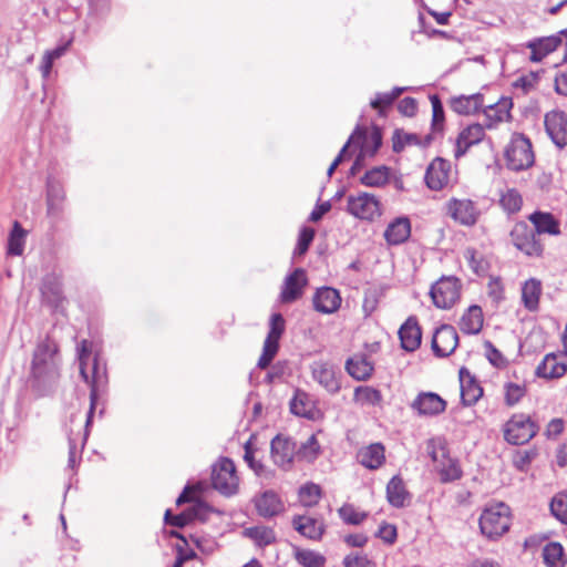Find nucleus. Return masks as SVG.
I'll use <instances>...</instances> for the list:
<instances>
[{
	"mask_svg": "<svg viewBox=\"0 0 567 567\" xmlns=\"http://www.w3.org/2000/svg\"><path fill=\"white\" fill-rule=\"evenodd\" d=\"M31 373L38 386L48 388L60 378V358L56 343L45 338L34 350Z\"/></svg>",
	"mask_w": 567,
	"mask_h": 567,
	"instance_id": "1",
	"label": "nucleus"
},
{
	"mask_svg": "<svg viewBox=\"0 0 567 567\" xmlns=\"http://www.w3.org/2000/svg\"><path fill=\"white\" fill-rule=\"evenodd\" d=\"M511 526L509 507L499 502L486 506L480 516L481 533L488 539H497L508 532Z\"/></svg>",
	"mask_w": 567,
	"mask_h": 567,
	"instance_id": "2",
	"label": "nucleus"
},
{
	"mask_svg": "<svg viewBox=\"0 0 567 567\" xmlns=\"http://www.w3.org/2000/svg\"><path fill=\"white\" fill-rule=\"evenodd\" d=\"M79 352V361H80V374L82 379L90 385V410L87 413V419L85 426L87 427L91 423V419L93 415V411L95 409V402L97 399V391L100 383L103 381L105 377V370L100 367L97 358H94L92 364V374L87 373V361L90 358L91 349L90 344L86 340H82L78 348Z\"/></svg>",
	"mask_w": 567,
	"mask_h": 567,
	"instance_id": "3",
	"label": "nucleus"
},
{
	"mask_svg": "<svg viewBox=\"0 0 567 567\" xmlns=\"http://www.w3.org/2000/svg\"><path fill=\"white\" fill-rule=\"evenodd\" d=\"M506 165L509 169L519 172L529 168L535 161L530 141L523 134H513L505 148Z\"/></svg>",
	"mask_w": 567,
	"mask_h": 567,
	"instance_id": "4",
	"label": "nucleus"
},
{
	"mask_svg": "<svg viewBox=\"0 0 567 567\" xmlns=\"http://www.w3.org/2000/svg\"><path fill=\"white\" fill-rule=\"evenodd\" d=\"M240 478L234 462L228 457L219 458L212 467V485L224 496H233L239 489Z\"/></svg>",
	"mask_w": 567,
	"mask_h": 567,
	"instance_id": "5",
	"label": "nucleus"
},
{
	"mask_svg": "<svg viewBox=\"0 0 567 567\" xmlns=\"http://www.w3.org/2000/svg\"><path fill=\"white\" fill-rule=\"evenodd\" d=\"M538 426L529 415L514 414L504 425V439L513 445L525 444L537 433Z\"/></svg>",
	"mask_w": 567,
	"mask_h": 567,
	"instance_id": "6",
	"label": "nucleus"
},
{
	"mask_svg": "<svg viewBox=\"0 0 567 567\" xmlns=\"http://www.w3.org/2000/svg\"><path fill=\"white\" fill-rule=\"evenodd\" d=\"M462 284L455 277H442L431 288L430 296L435 307L451 309L461 298Z\"/></svg>",
	"mask_w": 567,
	"mask_h": 567,
	"instance_id": "7",
	"label": "nucleus"
},
{
	"mask_svg": "<svg viewBox=\"0 0 567 567\" xmlns=\"http://www.w3.org/2000/svg\"><path fill=\"white\" fill-rule=\"evenodd\" d=\"M347 210L355 218L363 220H373L382 214L380 200L374 195L365 192L349 195Z\"/></svg>",
	"mask_w": 567,
	"mask_h": 567,
	"instance_id": "8",
	"label": "nucleus"
},
{
	"mask_svg": "<svg viewBox=\"0 0 567 567\" xmlns=\"http://www.w3.org/2000/svg\"><path fill=\"white\" fill-rule=\"evenodd\" d=\"M445 209L450 218L466 227L474 226L481 216L477 203L470 198L452 197L446 202Z\"/></svg>",
	"mask_w": 567,
	"mask_h": 567,
	"instance_id": "9",
	"label": "nucleus"
},
{
	"mask_svg": "<svg viewBox=\"0 0 567 567\" xmlns=\"http://www.w3.org/2000/svg\"><path fill=\"white\" fill-rule=\"evenodd\" d=\"M285 327L284 317L280 313H274L270 318L269 332L264 342L262 353L257 363L260 369H266L276 357Z\"/></svg>",
	"mask_w": 567,
	"mask_h": 567,
	"instance_id": "10",
	"label": "nucleus"
},
{
	"mask_svg": "<svg viewBox=\"0 0 567 567\" xmlns=\"http://www.w3.org/2000/svg\"><path fill=\"white\" fill-rule=\"evenodd\" d=\"M513 245L527 256H540L543 247L536 239L535 230L525 221L515 224L511 231Z\"/></svg>",
	"mask_w": 567,
	"mask_h": 567,
	"instance_id": "11",
	"label": "nucleus"
},
{
	"mask_svg": "<svg viewBox=\"0 0 567 567\" xmlns=\"http://www.w3.org/2000/svg\"><path fill=\"white\" fill-rule=\"evenodd\" d=\"M430 455L443 483H449L461 478L462 470L457 461L451 458L447 455L444 446H432Z\"/></svg>",
	"mask_w": 567,
	"mask_h": 567,
	"instance_id": "12",
	"label": "nucleus"
},
{
	"mask_svg": "<svg viewBox=\"0 0 567 567\" xmlns=\"http://www.w3.org/2000/svg\"><path fill=\"white\" fill-rule=\"evenodd\" d=\"M545 130L558 147L567 145V114L563 111H550L545 115Z\"/></svg>",
	"mask_w": 567,
	"mask_h": 567,
	"instance_id": "13",
	"label": "nucleus"
},
{
	"mask_svg": "<svg viewBox=\"0 0 567 567\" xmlns=\"http://www.w3.org/2000/svg\"><path fill=\"white\" fill-rule=\"evenodd\" d=\"M420 416H435L443 413L446 409V401L434 392H421L411 403Z\"/></svg>",
	"mask_w": 567,
	"mask_h": 567,
	"instance_id": "14",
	"label": "nucleus"
},
{
	"mask_svg": "<svg viewBox=\"0 0 567 567\" xmlns=\"http://www.w3.org/2000/svg\"><path fill=\"white\" fill-rule=\"evenodd\" d=\"M458 343V336L454 327L443 324L436 329L432 339V349L439 357H447L454 352Z\"/></svg>",
	"mask_w": 567,
	"mask_h": 567,
	"instance_id": "15",
	"label": "nucleus"
},
{
	"mask_svg": "<svg viewBox=\"0 0 567 567\" xmlns=\"http://www.w3.org/2000/svg\"><path fill=\"white\" fill-rule=\"evenodd\" d=\"M450 162L437 157L431 162L425 173L426 186L432 190L443 189L450 179Z\"/></svg>",
	"mask_w": 567,
	"mask_h": 567,
	"instance_id": "16",
	"label": "nucleus"
},
{
	"mask_svg": "<svg viewBox=\"0 0 567 567\" xmlns=\"http://www.w3.org/2000/svg\"><path fill=\"white\" fill-rule=\"evenodd\" d=\"M485 127L480 123H473L464 127L456 138L455 157L460 158L468 151L470 147L484 141Z\"/></svg>",
	"mask_w": 567,
	"mask_h": 567,
	"instance_id": "17",
	"label": "nucleus"
},
{
	"mask_svg": "<svg viewBox=\"0 0 567 567\" xmlns=\"http://www.w3.org/2000/svg\"><path fill=\"white\" fill-rule=\"evenodd\" d=\"M310 369L313 380L329 393H337L340 390V381L332 364L324 361H315Z\"/></svg>",
	"mask_w": 567,
	"mask_h": 567,
	"instance_id": "18",
	"label": "nucleus"
},
{
	"mask_svg": "<svg viewBox=\"0 0 567 567\" xmlns=\"http://www.w3.org/2000/svg\"><path fill=\"white\" fill-rule=\"evenodd\" d=\"M296 453L295 443L287 437L277 435L271 441V458L274 463L284 468H290Z\"/></svg>",
	"mask_w": 567,
	"mask_h": 567,
	"instance_id": "19",
	"label": "nucleus"
},
{
	"mask_svg": "<svg viewBox=\"0 0 567 567\" xmlns=\"http://www.w3.org/2000/svg\"><path fill=\"white\" fill-rule=\"evenodd\" d=\"M513 102L509 97H502L495 104L486 106L484 109L486 128L493 130L501 123L509 122Z\"/></svg>",
	"mask_w": 567,
	"mask_h": 567,
	"instance_id": "20",
	"label": "nucleus"
},
{
	"mask_svg": "<svg viewBox=\"0 0 567 567\" xmlns=\"http://www.w3.org/2000/svg\"><path fill=\"white\" fill-rule=\"evenodd\" d=\"M258 515L270 518L284 512V502L274 491H265L254 498Z\"/></svg>",
	"mask_w": 567,
	"mask_h": 567,
	"instance_id": "21",
	"label": "nucleus"
},
{
	"mask_svg": "<svg viewBox=\"0 0 567 567\" xmlns=\"http://www.w3.org/2000/svg\"><path fill=\"white\" fill-rule=\"evenodd\" d=\"M306 285V271L301 268L295 269V271L290 274L284 282L280 293L281 301L289 303L300 298Z\"/></svg>",
	"mask_w": 567,
	"mask_h": 567,
	"instance_id": "22",
	"label": "nucleus"
},
{
	"mask_svg": "<svg viewBox=\"0 0 567 567\" xmlns=\"http://www.w3.org/2000/svg\"><path fill=\"white\" fill-rule=\"evenodd\" d=\"M399 338L401 347L409 352L415 351L420 347L422 332L417 320L414 317H410L401 326L399 330Z\"/></svg>",
	"mask_w": 567,
	"mask_h": 567,
	"instance_id": "23",
	"label": "nucleus"
},
{
	"mask_svg": "<svg viewBox=\"0 0 567 567\" xmlns=\"http://www.w3.org/2000/svg\"><path fill=\"white\" fill-rule=\"evenodd\" d=\"M341 297L338 290L323 287L317 290L313 297L315 309L322 313H332L339 309Z\"/></svg>",
	"mask_w": 567,
	"mask_h": 567,
	"instance_id": "24",
	"label": "nucleus"
},
{
	"mask_svg": "<svg viewBox=\"0 0 567 567\" xmlns=\"http://www.w3.org/2000/svg\"><path fill=\"white\" fill-rule=\"evenodd\" d=\"M358 462L369 470L379 468L385 461L384 446L381 443H372L358 451Z\"/></svg>",
	"mask_w": 567,
	"mask_h": 567,
	"instance_id": "25",
	"label": "nucleus"
},
{
	"mask_svg": "<svg viewBox=\"0 0 567 567\" xmlns=\"http://www.w3.org/2000/svg\"><path fill=\"white\" fill-rule=\"evenodd\" d=\"M561 43L558 35L545 37L529 41L526 47L530 49V61L540 62L549 53L554 52Z\"/></svg>",
	"mask_w": 567,
	"mask_h": 567,
	"instance_id": "26",
	"label": "nucleus"
},
{
	"mask_svg": "<svg viewBox=\"0 0 567 567\" xmlns=\"http://www.w3.org/2000/svg\"><path fill=\"white\" fill-rule=\"evenodd\" d=\"M483 95L471 94L454 96L450 101L451 109L460 115L475 114L483 107Z\"/></svg>",
	"mask_w": 567,
	"mask_h": 567,
	"instance_id": "27",
	"label": "nucleus"
},
{
	"mask_svg": "<svg viewBox=\"0 0 567 567\" xmlns=\"http://www.w3.org/2000/svg\"><path fill=\"white\" fill-rule=\"evenodd\" d=\"M207 511V506L203 503H196L190 509L178 515H172V512L167 509L165 512V522L176 527H184L193 519H205Z\"/></svg>",
	"mask_w": 567,
	"mask_h": 567,
	"instance_id": "28",
	"label": "nucleus"
},
{
	"mask_svg": "<svg viewBox=\"0 0 567 567\" xmlns=\"http://www.w3.org/2000/svg\"><path fill=\"white\" fill-rule=\"evenodd\" d=\"M411 235V224L406 217H398L389 224L384 231L385 240L390 245L404 243Z\"/></svg>",
	"mask_w": 567,
	"mask_h": 567,
	"instance_id": "29",
	"label": "nucleus"
},
{
	"mask_svg": "<svg viewBox=\"0 0 567 567\" xmlns=\"http://www.w3.org/2000/svg\"><path fill=\"white\" fill-rule=\"evenodd\" d=\"M542 291V282L538 279L530 278L523 284L522 302L525 309H527L530 312H535L538 310Z\"/></svg>",
	"mask_w": 567,
	"mask_h": 567,
	"instance_id": "30",
	"label": "nucleus"
},
{
	"mask_svg": "<svg viewBox=\"0 0 567 567\" xmlns=\"http://www.w3.org/2000/svg\"><path fill=\"white\" fill-rule=\"evenodd\" d=\"M567 371V364L554 353L547 354L537 367V375L546 379L563 377Z\"/></svg>",
	"mask_w": 567,
	"mask_h": 567,
	"instance_id": "31",
	"label": "nucleus"
},
{
	"mask_svg": "<svg viewBox=\"0 0 567 567\" xmlns=\"http://www.w3.org/2000/svg\"><path fill=\"white\" fill-rule=\"evenodd\" d=\"M347 372L355 380H365L373 372L372 362L363 354H355L346 362Z\"/></svg>",
	"mask_w": 567,
	"mask_h": 567,
	"instance_id": "32",
	"label": "nucleus"
},
{
	"mask_svg": "<svg viewBox=\"0 0 567 567\" xmlns=\"http://www.w3.org/2000/svg\"><path fill=\"white\" fill-rule=\"evenodd\" d=\"M483 327V312L481 307L471 306L460 320V329L466 334H476Z\"/></svg>",
	"mask_w": 567,
	"mask_h": 567,
	"instance_id": "33",
	"label": "nucleus"
},
{
	"mask_svg": "<svg viewBox=\"0 0 567 567\" xmlns=\"http://www.w3.org/2000/svg\"><path fill=\"white\" fill-rule=\"evenodd\" d=\"M529 220L538 234L559 235V224L549 213L536 212L529 216Z\"/></svg>",
	"mask_w": 567,
	"mask_h": 567,
	"instance_id": "34",
	"label": "nucleus"
},
{
	"mask_svg": "<svg viewBox=\"0 0 567 567\" xmlns=\"http://www.w3.org/2000/svg\"><path fill=\"white\" fill-rule=\"evenodd\" d=\"M386 498L394 507H403L409 499V493L400 476H393L386 485Z\"/></svg>",
	"mask_w": 567,
	"mask_h": 567,
	"instance_id": "35",
	"label": "nucleus"
},
{
	"mask_svg": "<svg viewBox=\"0 0 567 567\" xmlns=\"http://www.w3.org/2000/svg\"><path fill=\"white\" fill-rule=\"evenodd\" d=\"M293 526L301 535L310 539H318L323 533L322 523L309 516L295 517Z\"/></svg>",
	"mask_w": 567,
	"mask_h": 567,
	"instance_id": "36",
	"label": "nucleus"
},
{
	"mask_svg": "<svg viewBox=\"0 0 567 567\" xmlns=\"http://www.w3.org/2000/svg\"><path fill=\"white\" fill-rule=\"evenodd\" d=\"M290 410L295 415L313 419L315 405L308 393L297 391L290 402Z\"/></svg>",
	"mask_w": 567,
	"mask_h": 567,
	"instance_id": "37",
	"label": "nucleus"
},
{
	"mask_svg": "<svg viewBox=\"0 0 567 567\" xmlns=\"http://www.w3.org/2000/svg\"><path fill=\"white\" fill-rule=\"evenodd\" d=\"M499 205L508 214L520 210L523 198L516 188L506 187L499 192Z\"/></svg>",
	"mask_w": 567,
	"mask_h": 567,
	"instance_id": "38",
	"label": "nucleus"
},
{
	"mask_svg": "<svg viewBox=\"0 0 567 567\" xmlns=\"http://www.w3.org/2000/svg\"><path fill=\"white\" fill-rule=\"evenodd\" d=\"M244 535L250 538L259 547L268 546L276 539L274 530L266 526L245 528Z\"/></svg>",
	"mask_w": 567,
	"mask_h": 567,
	"instance_id": "39",
	"label": "nucleus"
},
{
	"mask_svg": "<svg viewBox=\"0 0 567 567\" xmlns=\"http://www.w3.org/2000/svg\"><path fill=\"white\" fill-rule=\"evenodd\" d=\"M25 236V230L16 221L8 240V252L10 255L21 256L23 254Z\"/></svg>",
	"mask_w": 567,
	"mask_h": 567,
	"instance_id": "40",
	"label": "nucleus"
},
{
	"mask_svg": "<svg viewBox=\"0 0 567 567\" xmlns=\"http://www.w3.org/2000/svg\"><path fill=\"white\" fill-rule=\"evenodd\" d=\"M389 181V169L385 166L374 167L368 171L362 177L361 183L369 187H381Z\"/></svg>",
	"mask_w": 567,
	"mask_h": 567,
	"instance_id": "41",
	"label": "nucleus"
},
{
	"mask_svg": "<svg viewBox=\"0 0 567 567\" xmlns=\"http://www.w3.org/2000/svg\"><path fill=\"white\" fill-rule=\"evenodd\" d=\"M543 556L548 567H564V548L559 543H549L544 547Z\"/></svg>",
	"mask_w": 567,
	"mask_h": 567,
	"instance_id": "42",
	"label": "nucleus"
},
{
	"mask_svg": "<svg viewBox=\"0 0 567 567\" xmlns=\"http://www.w3.org/2000/svg\"><path fill=\"white\" fill-rule=\"evenodd\" d=\"M299 501L303 506L311 507L321 498V488L315 483H307L299 488Z\"/></svg>",
	"mask_w": 567,
	"mask_h": 567,
	"instance_id": "43",
	"label": "nucleus"
},
{
	"mask_svg": "<svg viewBox=\"0 0 567 567\" xmlns=\"http://www.w3.org/2000/svg\"><path fill=\"white\" fill-rule=\"evenodd\" d=\"M380 391L371 386H358L354 390V401L361 405H377L381 402Z\"/></svg>",
	"mask_w": 567,
	"mask_h": 567,
	"instance_id": "44",
	"label": "nucleus"
},
{
	"mask_svg": "<svg viewBox=\"0 0 567 567\" xmlns=\"http://www.w3.org/2000/svg\"><path fill=\"white\" fill-rule=\"evenodd\" d=\"M482 394L483 390L476 382L468 380L467 383H465L463 379H461V399L465 405L475 404Z\"/></svg>",
	"mask_w": 567,
	"mask_h": 567,
	"instance_id": "45",
	"label": "nucleus"
},
{
	"mask_svg": "<svg viewBox=\"0 0 567 567\" xmlns=\"http://www.w3.org/2000/svg\"><path fill=\"white\" fill-rule=\"evenodd\" d=\"M321 447L315 434L310 435L299 447L297 455L307 462H313L320 454Z\"/></svg>",
	"mask_w": 567,
	"mask_h": 567,
	"instance_id": "46",
	"label": "nucleus"
},
{
	"mask_svg": "<svg viewBox=\"0 0 567 567\" xmlns=\"http://www.w3.org/2000/svg\"><path fill=\"white\" fill-rule=\"evenodd\" d=\"M341 519L350 525L361 524L368 516L365 512L358 511L352 504L342 505L339 511Z\"/></svg>",
	"mask_w": 567,
	"mask_h": 567,
	"instance_id": "47",
	"label": "nucleus"
},
{
	"mask_svg": "<svg viewBox=\"0 0 567 567\" xmlns=\"http://www.w3.org/2000/svg\"><path fill=\"white\" fill-rule=\"evenodd\" d=\"M408 87H394L391 92L388 93H378L375 97L371 101L370 105L375 110H382L385 106H389L393 103L395 99H398Z\"/></svg>",
	"mask_w": 567,
	"mask_h": 567,
	"instance_id": "48",
	"label": "nucleus"
},
{
	"mask_svg": "<svg viewBox=\"0 0 567 567\" xmlns=\"http://www.w3.org/2000/svg\"><path fill=\"white\" fill-rule=\"evenodd\" d=\"M553 515L563 524H567V493H558L550 503Z\"/></svg>",
	"mask_w": 567,
	"mask_h": 567,
	"instance_id": "49",
	"label": "nucleus"
},
{
	"mask_svg": "<svg viewBox=\"0 0 567 567\" xmlns=\"http://www.w3.org/2000/svg\"><path fill=\"white\" fill-rule=\"evenodd\" d=\"M505 390V402L507 405L513 406L517 404L522 398L526 394V386L519 383H506Z\"/></svg>",
	"mask_w": 567,
	"mask_h": 567,
	"instance_id": "50",
	"label": "nucleus"
},
{
	"mask_svg": "<svg viewBox=\"0 0 567 567\" xmlns=\"http://www.w3.org/2000/svg\"><path fill=\"white\" fill-rule=\"evenodd\" d=\"M296 558L305 567H322L324 564V558L321 555L307 549L298 550Z\"/></svg>",
	"mask_w": 567,
	"mask_h": 567,
	"instance_id": "51",
	"label": "nucleus"
},
{
	"mask_svg": "<svg viewBox=\"0 0 567 567\" xmlns=\"http://www.w3.org/2000/svg\"><path fill=\"white\" fill-rule=\"evenodd\" d=\"M464 258L467 261L471 269L476 274L481 275L486 271V261L483 256L473 248H467L464 251Z\"/></svg>",
	"mask_w": 567,
	"mask_h": 567,
	"instance_id": "52",
	"label": "nucleus"
},
{
	"mask_svg": "<svg viewBox=\"0 0 567 567\" xmlns=\"http://www.w3.org/2000/svg\"><path fill=\"white\" fill-rule=\"evenodd\" d=\"M431 104H432V125L433 130L441 132L443 130V123H444V110L443 105L436 95L431 96Z\"/></svg>",
	"mask_w": 567,
	"mask_h": 567,
	"instance_id": "53",
	"label": "nucleus"
},
{
	"mask_svg": "<svg viewBox=\"0 0 567 567\" xmlns=\"http://www.w3.org/2000/svg\"><path fill=\"white\" fill-rule=\"evenodd\" d=\"M313 238H315V229L309 228V227H303L300 230L298 243H297L293 254L298 255V256L305 255L306 251L308 250L310 244L312 243Z\"/></svg>",
	"mask_w": 567,
	"mask_h": 567,
	"instance_id": "54",
	"label": "nucleus"
},
{
	"mask_svg": "<svg viewBox=\"0 0 567 567\" xmlns=\"http://www.w3.org/2000/svg\"><path fill=\"white\" fill-rule=\"evenodd\" d=\"M360 142H363V145H362V148H361V153L362 154H365L368 151H367V136L362 135L361 133H353L349 141L346 143V145L341 148L339 155L334 158V161L332 163H337V166H339V164L342 162L343 159V155L344 153L347 152V148L349 147L350 144H357V143H360Z\"/></svg>",
	"mask_w": 567,
	"mask_h": 567,
	"instance_id": "55",
	"label": "nucleus"
},
{
	"mask_svg": "<svg viewBox=\"0 0 567 567\" xmlns=\"http://www.w3.org/2000/svg\"><path fill=\"white\" fill-rule=\"evenodd\" d=\"M379 293L375 289H368L364 292V299L362 303L365 316H370L378 307Z\"/></svg>",
	"mask_w": 567,
	"mask_h": 567,
	"instance_id": "56",
	"label": "nucleus"
},
{
	"mask_svg": "<svg viewBox=\"0 0 567 567\" xmlns=\"http://www.w3.org/2000/svg\"><path fill=\"white\" fill-rule=\"evenodd\" d=\"M63 192L62 189L53 184H49L48 186V206L49 212L52 213L53 209L62 202Z\"/></svg>",
	"mask_w": 567,
	"mask_h": 567,
	"instance_id": "57",
	"label": "nucleus"
},
{
	"mask_svg": "<svg viewBox=\"0 0 567 567\" xmlns=\"http://www.w3.org/2000/svg\"><path fill=\"white\" fill-rule=\"evenodd\" d=\"M244 460L257 475H262L265 467L260 462L255 460L254 450L250 447L249 443L245 445Z\"/></svg>",
	"mask_w": 567,
	"mask_h": 567,
	"instance_id": "58",
	"label": "nucleus"
},
{
	"mask_svg": "<svg viewBox=\"0 0 567 567\" xmlns=\"http://www.w3.org/2000/svg\"><path fill=\"white\" fill-rule=\"evenodd\" d=\"M537 80H538L537 75L534 73H530L528 75H524V76H520L519 79H517L515 82V86L517 89H522L524 93H528L535 87Z\"/></svg>",
	"mask_w": 567,
	"mask_h": 567,
	"instance_id": "59",
	"label": "nucleus"
},
{
	"mask_svg": "<svg viewBox=\"0 0 567 567\" xmlns=\"http://www.w3.org/2000/svg\"><path fill=\"white\" fill-rule=\"evenodd\" d=\"M378 536L388 544H393L396 539V528L394 525L383 523L378 530Z\"/></svg>",
	"mask_w": 567,
	"mask_h": 567,
	"instance_id": "60",
	"label": "nucleus"
},
{
	"mask_svg": "<svg viewBox=\"0 0 567 567\" xmlns=\"http://www.w3.org/2000/svg\"><path fill=\"white\" fill-rule=\"evenodd\" d=\"M398 109L405 116H413L417 111V103L413 97H404L400 101Z\"/></svg>",
	"mask_w": 567,
	"mask_h": 567,
	"instance_id": "61",
	"label": "nucleus"
},
{
	"mask_svg": "<svg viewBox=\"0 0 567 567\" xmlns=\"http://www.w3.org/2000/svg\"><path fill=\"white\" fill-rule=\"evenodd\" d=\"M485 348L487 359L493 365L501 367L502 364H504L505 359L503 354L496 348H494V346L491 342H486Z\"/></svg>",
	"mask_w": 567,
	"mask_h": 567,
	"instance_id": "62",
	"label": "nucleus"
},
{
	"mask_svg": "<svg viewBox=\"0 0 567 567\" xmlns=\"http://www.w3.org/2000/svg\"><path fill=\"white\" fill-rule=\"evenodd\" d=\"M346 567H374L365 556H347L344 558Z\"/></svg>",
	"mask_w": 567,
	"mask_h": 567,
	"instance_id": "63",
	"label": "nucleus"
},
{
	"mask_svg": "<svg viewBox=\"0 0 567 567\" xmlns=\"http://www.w3.org/2000/svg\"><path fill=\"white\" fill-rule=\"evenodd\" d=\"M555 90L558 94L567 96V71L555 78Z\"/></svg>",
	"mask_w": 567,
	"mask_h": 567,
	"instance_id": "64",
	"label": "nucleus"
}]
</instances>
